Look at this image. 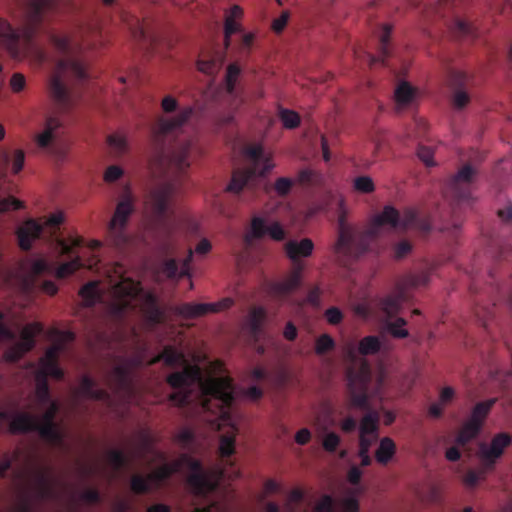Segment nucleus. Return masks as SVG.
Masks as SVG:
<instances>
[{"instance_id": "nucleus-33", "label": "nucleus", "mask_w": 512, "mask_h": 512, "mask_svg": "<svg viewBox=\"0 0 512 512\" xmlns=\"http://www.w3.org/2000/svg\"><path fill=\"white\" fill-rule=\"evenodd\" d=\"M482 427L469 419L463 424L456 436V443L459 446L467 445L471 440L476 438L480 433Z\"/></svg>"}, {"instance_id": "nucleus-51", "label": "nucleus", "mask_w": 512, "mask_h": 512, "mask_svg": "<svg viewBox=\"0 0 512 512\" xmlns=\"http://www.w3.org/2000/svg\"><path fill=\"white\" fill-rule=\"evenodd\" d=\"M58 245L63 255H71L74 248H78L84 245V239L82 237H73L70 243L64 239L58 241Z\"/></svg>"}, {"instance_id": "nucleus-7", "label": "nucleus", "mask_w": 512, "mask_h": 512, "mask_svg": "<svg viewBox=\"0 0 512 512\" xmlns=\"http://www.w3.org/2000/svg\"><path fill=\"white\" fill-rule=\"evenodd\" d=\"M183 467L190 471L187 483L195 494L206 496L216 489L217 483L204 471L201 462L188 454H182L179 459L171 463H165L149 473L148 476L152 486L159 487Z\"/></svg>"}, {"instance_id": "nucleus-4", "label": "nucleus", "mask_w": 512, "mask_h": 512, "mask_svg": "<svg viewBox=\"0 0 512 512\" xmlns=\"http://www.w3.org/2000/svg\"><path fill=\"white\" fill-rule=\"evenodd\" d=\"M193 114L192 107H185L174 116H160L152 127V145L155 161L161 169H174L184 173L190 166L194 151L192 139L181 138L183 127Z\"/></svg>"}, {"instance_id": "nucleus-61", "label": "nucleus", "mask_w": 512, "mask_h": 512, "mask_svg": "<svg viewBox=\"0 0 512 512\" xmlns=\"http://www.w3.org/2000/svg\"><path fill=\"white\" fill-rule=\"evenodd\" d=\"M343 313L337 307H330L325 311V318L331 325H337L343 320Z\"/></svg>"}, {"instance_id": "nucleus-12", "label": "nucleus", "mask_w": 512, "mask_h": 512, "mask_svg": "<svg viewBox=\"0 0 512 512\" xmlns=\"http://www.w3.org/2000/svg\"><path fill=\"white\" fill-rule=\"evenodd\" d=\"M430 279V271L410 273L400 282L397 290L379 300V309L387 319H392L401 310L402 305L409 299V289L425 286Z\"/></svg>"}, {"instance_id": "nucleus-37", "label": "nucleus", "mask_w": 512, "mask_h": 512, "mask_svg": "<svg viewBox=\"0 0 512 512\" xmlns=\"http://www.w3.org/2000/svg\"><path fill=\"white\" fill-rule=\"evenodd\" d=\"M49 269L48 263L44 259H36L34 260L30 265V276L28 279L25 280V288L27 291H30L33 289V287L36 285V278L40 276L41 274L47 272Z\"/></svg>"}, {"instance_id": "nucleus-14", "label": "nucleus", "mask_w": 512, "mask_h": 512, "mask_svg": "<svg viewBox=\"0 0 512 512\" xmlns=\"http://www.w3.org/2000/svg\"><path fill=\"white\" fill-rule=\"evenodd\" d=\"M145 364L144 355L139 352L123 358L108 375L110 389L119 396H130L133 393V370Z\"/></svg>"}, {"instance_id": "nucleus-64", "label": "nucleus", "mask_w": 512, "mask_h": 512, "mask_svg": "<svg viewBox=\"0 0 512 512\" xmlns=\"http://www.w3.org/2000/svg\"><path fill=\"white\" fill-rule=\"evenodd\" d=\"M334 501L330 495H324L316 506V512H333Z\"/></svg>"}, {"instance_id": "nucleus-38", "label": "nucleus", "mask_w": 512, "mask_h": 512, "mask_svg": "<svg viewBox=\"0 0 512 512\" xmlns=\"http://www.w3.org/2000/svg\"><path fill=\"white\" fill-rule=\"evenodd\" d=\"M79 295L85 306L92 307L101 297L98 289V282L90 281L82 286L79 291Z\"/></svg>"}, {"instance_id": "nucleus-41", "label": "nucleus", "mask_w": 512, "mask_h": 512, "mask_svg": "<svg viewBox=\"0 0 512 512\" xmlns=\"http://www.w3.org/2000/svg\"><path fill=\"white\" fill-rule=\"evenodd\" d=\"M242 14L243 11L239 6H233L225 15V25L223 32H241L240 24L238 21L242 17Z\"/></svg>"}, {"instance_id": "nucleus-28", "label": "nucleus", "mask_w": 512, "mask_h": 512, "mask_svg": "<svg viewBox=\"0 0 512 512\" xmlns=\"http://www.w3.org/2000/svg\"><path fill=\"white\" fill-rule=\"evenodd\" d=\"M79 392L87 399L110 402L111 396L105 389L98 388L95 380L90 376L84 375L81 378Z\"/></svg>"}, {"instance_id": "nucleus-1", "label": "nucleus", "mask_w": 512, "mask_h": 512, "mask_svg": "<svg viewBox=\"0 0 512 512\" xmlns=\"http://www.w3.org/2000/svg\"><path fill=\"white\" fill-rule=\"evenodd\" d=\"M159 362L169 368L181 367L180 371L170 373L166 377L167 384L175 391L170 394L169 400L176 406L184 407L191 401L192 391L200 387L205 396H209L203 402L205 410H212L216 406L218 414L223 419H228L235 401L233 381L229 377L203 378L202 369L198 365L188 362L184 352L173 346L166 345L162 351L147 362L148 366Z\"/></svg>"}, {"instance_id": "nucleus-53", "label": "nucleus", "mask_w": 512, "mask_h": 512, "mask_svg": "<svg viewBox=\"0 0 512 512\" xmlns=\"http://www.w3.org/2000/svg\"><path fill=\"white\" fill-rule=\"evenodd\" d=\"M484 471V467L481 464V467L478 471L475 470H468L467 473L464 476V483L469 487L476 486L481 480L485 479L486 473L488 471Z\"/></svg>"}, {"instance_id": "nucleus-3", "label": "nucleus", "mask_w": 512, "mask_h": 512, "mask_svg": "<svg viewBox=\"0 0 512 512\" xmlns=\"http://www.w3.org/2000/svg\"><path fill=\"white\" fill-rule=\"evenodd\" d=\"M385 225L391 228H413L423 233L429 232L432 228L430 220L413 208L405 209L400 215L394 207L385 206L373 219L370 228L361 233L347 224L344 215H341L338 222V239L334 245V253L338 260L346 263L360 257L369 249L371 242Z\"/></svg>"}, {"instance_id": "nucleus-35", "label": "nucleus", "mask_w": 512, "mask_h": 512, "mask_svg": "<svg viewBox=\"0 0 512 512\" xmlns=\"http://www.w3.org/2000/svg\"><path fill=\"white\" fill-rule=\"evenodd\" d=\"M416 90L408 82H401L395 89V102L399 107H406L414 100Z\"/></svg>"}, {"instance_id": "nucleus-39", "label": "nucleus", "mask_w": 512, "mask_h": 512, "mask_svg": "<svg viewBox=\"0 0 512 512\" xmlns=\"http://www.w3.org/2000/svg\"><path fill=\"white\" fill-rule=\"evenodd\" d=\"M382 343L377 336H365L358 344V352L362 356L375 355L381 349Z\"/></svg>"}, {"instance_id": "nucleus-45", "label": "nucleus", "mask_w": 512, "mask_h": 512, "mask_svg": "<svg viewBox=\"0 0 512 512\" xmlns=\"http://www.w3.org/2000/svg\"><path fill=\"white\" fill-rule=\"evenodd\" d=\"M235 452V432L222 435L219 443V453L222 458H230Z\"/></svg>"}, {"instance_id": "nucleus-24", "label": "nucleus", "mask_w": 512, "mask_h": 512, "mask_svg": "<svg viewBox=\"0 0 512 512\" xmlns=\"http://www.w3.org/2000/svg\"><path fill=\"white\" fill-rule=\"evenodd\" d=\"M251 233L254 238H262L269 235L275 241H282L286 237L285 230L279 222L267 225L261 217H254L251 221Z\"/></svg>"}, {"instance_id": "nucleus-32", "label": "nucleus", "mask_w": 512, "mask_h": 512, "mask_svg": "<svg viewBox=\"0 0 512 512\" xmlns=\"http://www.w3.org/2000/svg\"><path fill=\"white\" fill-rule=\"evenodd\" d=\"M396 445L389 437H384L380 440L379 447L375 452V458L378 463L386 465L395 455Z\"/></svg>"}, {"instance_id": "nucleus-40", "label": "nucleus", "mask_w": 512, "mask_h": 512, "mask_svg": "<svg viewBox=\"0 0 512 512\" xmlns=\"http://www.w3.org/2000/svg\"><path fill=\"white\" fill-rule=\"evenodd\" d=\"M406 325L407 321L402 317H398L394 321L391 319H386L384 324L387 332L390 333L394 338L398 339L407 338L409 336V332L405 328Z\"/></svg>"}, {"instance_id": "nucleus-47", "label": "nucleus", "mask_w": 512, "mask_h": 512, "mask_svg": "<svg viewBox=\"0 0 512 512\" xmlns=\"http://www.w3.org/2000/svg\"><path fill=\"white\" fill-rule=\"evenodd\" d=\"M36 383V398L41 405H46L51 402L50 390L47 379L37 377Z\"/></svg>"}, {"instance_id": "nucleus-13", "label": "nucleus", "mask_w": 512, "mask_h": 512, "mask_svg": "<svg viewBox=\"0 0 512 512\" xmlns=\"http://www.w3.org/2000/svg\"><path fill=\"white\" fill-rule=\"evenodd\" d=\"M69 8V0H26L23 10L31 29L22 30L21 32H34L32 29L44 20L46 14L61 12ZM0 32L20 31L13 29L5 19H0Z\"/></svg>"}, {"instance_id": "nucleus-21", "label": "nucleus", "mask_w": 512, "mask_h": 512, "mask_svg": "<svg viewBox=\"0 0 512 512\" xmlns=\"http://www.w3.org/2000/svg\"><path fill=\"white\" fill-rule=\"evenodd\" d=\"M233 301L230 298L216 303H183L175 308L178 315L186 319H194L208 313H217L230 308Z\"/></svg>"}, {"instance_id": "nucleus-63", "label": "nucleus", "mask_w": 512, "mask_h": 512, "mask_svg": "<svg viewBox=\"0 0 512 512\" xmlns=\"http://www.w3.org/2000/svg\"><path fill=\"white\" fill-rule=\"evenodd\" d=\"M81 500L89 504L99 503L101 500L100 493L97 489L89 488L84 490L80 495Z\"/></svg>"}, {"instance_id": "nucleus-43", "label": "nucleus", "mask_w": 512, "mask_h": 512, "mask_svg": "<svg viewBox=\"0 0 512 512\" xmlns=\"http://www.w3.org/2000/svg\"><path fill=\"white\" fill-rule=\"evenodd\" d=\"M130 488L136 494H145L150 492L153 486L148 474L146 476L136 474L131 477Z\"/></svg>"}, {"instance_id": "nucleus-58", "label": "nucleus", "mask_w": 512, "mask_h": 512, "mask_svg": "<svg viewBox=\"0 0 512 512\" xmlns=\"http://www.w3.org/2000/svg\"><path fill=\"white\" fill-rule=\"evenodd\" d=\"M412 251V244L407 240L396 243L393 247V257L397 260L403 259Z\"/></svg>"}, {"instance_id": "nucleus-55", "label": "nucleus", "mask_w": 512, "mask_h": 512, "mask_svg": "<svg viewBox=\"0 0 512 512\" xmlns=\"http://www.w3.org/2000/svg\"><path fill=\"white\" fill-rule=\"evenodd\" d=\"M341 442V438L335 432H329L325 435L322 441V446L327 452H335Z\"/></svg>"}, {"instance_id": "nucleus-2", "label": "nucleus", "mask_w": 512, "mask_h": 512, "mask_svg": "<svg viewBox=\"0 0 512 512\" xmlns=\"http://www.w3.org/2000/svg\"><path fill=\"white\" fill-rule=\"evenodd\" d=\"M53 48L62 56L49 83V94L58 108L65 112L74 105V96L63 78L72 76L78 81L88 78V53L104 45L102 34H50Z\"/></svg>"}, {"instance_id": "nucleus-8", "label": "nucleus", "mask_w": 512, "mask_h": 512, "mask_svg": "<svg viewBox=\"0 0 512 512\" xmlns=\"http://www.w3.org/2000/svg\"><path fill=\"white\" fill-rule=\"evenodd\" d=\"M47 405L48 409L41 417L28 412L17 413L10 421V432L14 434L38 432L40 437L48 443L55 446L62 445L64 436L55 422L59 410L58 403L51 401Z\"/></svg>"}, {"instance_id": "nucleus-25", "label": "nucleus", "mask_w": 512, "mask_h": 512, "mask_svg": "<svg viewBox=\"0 0 512 512\" xmlns=\"http://www.w3.org/2000/svg\"><path fill=\"white\" fill-rule=\"evenodd\" d=\"M25 152L22 149H15L12 151H0V171L6 173L9 168L13 174H18L24 166Z\"/></svg>"}, {"instance_id": "nucleus-9", "label": "nucleus", "mask_w": 512, "mask_h": 512, "mask_svg": "<svg viewBox=\"0 0 512 512\" xmlns=\"http://www.w3.org/2000/svg\"><path fill=\"white\" fill-rule=\"evenodd\" d=\"M244 155L250 167L245 170H235L227 187V191L235 194L250 186L257 177L265 176L274 167L271 155L264 151L261 144L247 145L244 148Z\"/></svg>"}, {"instance_id": "nucleus-10", "label": "nucleus", "mask_w": 512, "mask_h": 512, "mask_svg": "<svg viewBox=\"0 0 512 512\" xmlns=\"http://www.w3.org/2000/svg\"><path fill=\"white\" fill-rule=\"evenodd\" d=\"M314 250V243L309 238L300 241L290 240L285 244V252L287 256L296 264L290 276L278 282L268 284L267 290L270 295L276 298H283L297 289L301 284L303 266L297 261L300 258L311 256Z\"/></svg>"}, {"instance_id": "nucleus-54", "label": "nucleus", "mask_w": 512, "mask_h": 512, "mask_svg": "<svg viewBox=\"0 0 512 512\" xmlns=\"http://www.w3.org/2000/svg\"><path fill=\"white\" fill-rule=\"evenodd\" d=\"M108 144L117 154H122L127 150V140L120 134L110 135Z\"/></svg>"}, {"instance_id": "nucleus-22", "label": "nucleus", "mask_w": 512, "mask_h": 512, "mask_svg": "<svg viewBox=\"0 0 512 512\" xmlns=\"http://www.w3.org/2000/svg\"><path fill=\"white\" fill-rule=\"evenodd\" d=\"M175 190L176 186L174 183H166L150 192L149 204L157 219H166L169 211L170 200L174 195Z\"/></svg>"}, {"instance_id": "nucleus-20", "label": "nucleus", "mask_w": 512, "mask_h": 512, "mask_svg": "<svg viewBox=\"0 0 512 512\" xmlns=\"http://www.w3.org/2000/svg\"><path fill=\"white\" fill-rule=\"evenodd\" d=\"M28 486L33 498L38 502L51 500L55 497L54 483L47 469L39 468L35 470L31 475Z\"/></svg>"}, {"instance_id": "nucleus-57", "label": "nucleus", "mask_w": 512, "mask_h": 512, "mask_svg": "<svg viewBox=\"0 0 512 512\" xmlns=\"http://www.w3.org/2000/svg\"><path fill=\"white\" fill-rule=\"evenodd\" d=\"M446 0H424L423 6L427 14L443 15Z\"/></svg>"}, {"instance_id": "nucleus-56", "label": "nucleus", "mask_w": 512, "mask_h": 512, "mask_svg": "<svg viewBox=\"0 0 512 512\" xmlns=\"http://www.w3.org/2000/svg\"><path fill=\"white\" fill-rule=\"evenodd\" d=\"M264 317L265 312L262 308H257L253 310L250 320V327L253 335L256 336L260 332Z\"/></svg>"}, {"instance_id": "nucleus-49", "label": "nucleus", "mask_w": 512, "mask_h": 512, "mask_svg": "<svg viewBox=\"0 0 512 512\" xmlns=\"http://www.w3.org/2000/svg\"><path fill=\"white\" fill-rule=\"evenodd\" d=\"M240 74V68L236 64H230L225 74V88L229 94L235 89L237 78Z\"/></svg>"}, {"instance_id": "nucleus-18", "label": "nucleus", "mask_w": 512, "mask_h": 512, "mask_svg": "<svg viewBox=\"0 0 512 512\" xmlns=\"http://www.w3.org/2000/svg\"><path fill=\"white\" fill-rule=\"evenodd\" d=\"M512 444V437L506 433L501 432L496 434L490 445L481 443L478 450V458L484 467V471H492L496 465L497 460L503 455L504 450Z\"/></svg>"}, {"instance_id": "nucleus-15", "label": "nucleus", "mask_w": 512, "mask_h": 512, "mask_svg": "<svg viewBox=\"0 0 512 512\" xmlns=\"http://www.w3.org/2000/svg\"><path fill=\"white\" fill-rule=\"evenodd\" d=\"M134 211L131 198L122 199L116 206L115 212L107 227L106 241L116 249L122 250L129 242L127 224Z\"/></svg>"}, {"instance_id": "nucleus-30", "label": "nucleus", "mask_w": 512, "mask_h": 512, "mask_svg": "<svg viewBox=\"0 0 512 512\" xmlns=\"http://www.w3.org/2000/svg\"><path fill=\"white\" fill-rule=\"evenodd\" d=\"M224 56L221 51L212 54L202 53L197 61L198 70L207 75L216 74L222 67Z\"/></svg>"}, {"instance_id": "nucleus-26", "label": "nucleus", "mask_w": 512, "mask_h": 512, "mask_svg": "<svg viewBox=\"0 0 512 512\" xmlns=\"http://www.w3.org/2000/svg\"><path fill=\"white\" fill-rule=\"evenodd\" d=\"M75 335L70 331H56L55 342L46 350L45 356L40 363L58 362L59 354L65 350L66 345L74 341Z\"/></svg>"}, {"instance_id": "nucleus-16", "label": "nucleus", "mask_w": 512, "mask_h": 512, "mask_svg": "<svg viewBox=\"0 0 512 512\" xmlns=\"http://www.w3.org/2000/svg\"><path fill=\"white\" fill-rule=\"evenodd\" d=\"M62 222L63 215L61 213H54L50 215L45 219L44 223H39L34 219L25 221L24 224L20 226L16 232L19 247L24 251L30 250L33 241L39 239L42 236L45 228L53 229L54 233Z\"/></svg>"}, {"instance_id": "nucleus-23", "label": "nucleus", "mask_w": 512, "mask_h": 512, "mask_svg": "<svg viewBox=\"0 0 512 512\" xmlns=\"http://www.w3.org/2000/svg\"><path fill=\"white\" fill-rule=\"evenodd\" d=\"M469 76L461 71H451L449 73V85L452 90V106L456 110H462L470 103V94L468 92Z\"/></svg>"}, {"instance_id": "nucleus-44", "label": "nucleus", "mask_w": 512, "mask_h": 512, "mask_svg": "<svg viewBox=\"0 0 512 512\" xmlns=\"http://www.w3.org/2000/svg\"><path fill=\"white\" fill-rule=\"evenodd\" d=\"M41 367L37 373V377L47 379L48 376H51L55 379L63 378V371L59 367L58 362H44L40 363Z\"/></svg>"}, {"instance_id": "nucleus-46", "label": "nucleus", "mask_w": 512, "mask_h": 512, "mask_svg": "<svg viewBox=\"0 0 512 512\" xmlns=\"http://www.w3.org/2000/svg\"><path fill=\"white\" fill-rule=\"evenodd\" d=\"M335 347L336 343L329 334H322L315 341V353L318 356L325 355L334 350Z\"/></svg>"}, {"instance_id": "nucleus-17", "label": "nucleus", "mask_w": 512, "mask_h": 512, "mask_svg": "<svg viewBox=\"0 0 512 512\" xmlns=\"http://www.w3.org/2000/svg\"><path fill=\"white\" fill-rule=\"evenodd\" d=\"M35 34H0V43L3 44L9 54L15 59H21L30 52H35L40 62H46L49 58L46 51L36 46L33 38Z\"/></svg>"}, {"instance_id": "nucleus-31", "label": "nucleus", "mask_w": 512, "mask_h": 512, "mask_svg": "<svg viewBox=\"0 0 512 512\" xmlns=\"http://www.w3.org/2000/svg\"><path fill=\"white\" fill-rule=\"evenodd\" d=\"M61 126V122L56 117H49L46 120L44 130L35 138L40 148H47L55 138V131Z\"/></svg>"}, {"instance_id": "nucleus-36", "label": "nucleus", "mask_w": 512, "mask_h": 512, "mask_svg": "<svg viewBox=\"0 0 512 512\" xmlns=\"http://www.w3.org/2000/svg\"><path fill=\"white\" fill-rule=\"evenodd\" d=\"M107 458L110 466L115 472H119L127 468L133 457L126 455L122 450L112 449L107 453Z\"/></svg>"}, {"instance_id": "nucleus-59", "label": "nucleus", "mask_w": 512, "mask_h": 512, "mask_svg": "<svg viewBox=\"0 0 512 512\" xmlns=\"http://www.w3.org/2000/svg\"><path fill=\"white\" fill-rule=\"evenodd\" d=\"M176 441L183 449H188L194 441V433L188 428L182 429L176 436Z\"/></svg>"}, {"instance_id": "nucleus-11", "label": "nucleus", "mask_w": 512, "mask_h": 512, "mask_svg": "<svg viewBox=\"0 0 512 512\" xmlns=\"http://www.w3.org/2000/svg\"><path fill=\"white\" fill-rule=\"evenodd\" d=\"M476 175L477 170L470 164H465L444 186V196L452 204L453 220L451 227L453 230H458L461 227V221L456 216L458 209L462 205L470 204L473 199L472 191Z\"/></svg>"}, {"instance_id": "nucleus-6", "label": "nucleus", "mask_w": 512, "mask_h": 512, "mask_svg": "<svg viewBox=\"0 0 512 512\" xmlns=\"http://www.w3.org/2000/svg\"><path fill=\"white\" fill-rule=\"evenodd\" d=\"M347 408H358L368 411L360 422V435H373L377 438L379 427V414L371 411L369 405V386L372 380V371L367 360H361L347 368Z\"/></svg>"}, {"instance_id": "nucleus-50", "label": "nucleus", "mask_w": 512, "mask_h": 512, "mask_svg": "<svg viewBox=\"0 0 512 512\" xmlns=\"http://www.w3.org/2000/svg\"><path fill=\"white\" fill-rule=\"evenodd\" d=\"M353 187L356 191L364 194L372 193L375 185L371 177L359 176L354 179Z\"/></svg>"}, {"instance_id": "nucleus-60", "label": "nucleus", "mask_w": 512, "mask_h": 512, "mask_svg": "<svg viewBox=\"0 0 512 512\" xmlns=\"http://www.w3.org/2000/svg\"><path fill=\"white\" fill-rule=\"evenodd\" d=\"M21 208H23V203L14 197L0 199V212L20 210Z\"/></svg>"}, {"instance_id": "nucleus-19", "label": "nucleus", "mask_w": 512, "mask_h": 512, "mask_svg": "<svg viewBox=\"0 0 512 512\" xmlns=\"http://www.w3.org/2000/svg\"><path fill=\"white\" fill-rule=\"evenodd\" d=\"M42 331V326L38 323L26 325L20 334V340L10 347L5 357L11 362L19 361L27 352L35 346V337Z\"/></svg>"}, {"instance_id": "nucleus-5", "label": "nucleus", "mask_w": 512, "mask_h": 512, "mask_svg": "<svg viewBox=\"0 0 512 512\" xmlns=\"http://www.w3.org/2000/svg\"><path fill=\"white\" fill-rule=\"evenodd\" d=\"M137 308L151 324L162 322L163 312L158 306L156 297L151 293H144L140 282L121 277L112 285V302L109 307L111 315L117 321H123Z\"/></svg>"}, {"instance_id": "nucleus-34", "label": "nucleus", "mask_w": 512, "mask_h": 512, "mask_svg": "<svg viewBox=\"0 0 512 512\" xmlns=\"http://www.w3.org/2000/svg\"><path fill=\"white\" fill-rule=\"evenodd\" d=\"M496 401V398H491L486 401L477 403L472 409L469 420L479 424V426L482 427L486 417L488 416Z\"/></svg>"}, {"instance_id": "nucleus-29", "label": "nucleus", "mask_w": 512, "mask_h": 512, "mask_svg": "<svg viewBox=\"0 0 512 512\" xmlns=\"http://www.w3.org/2000/svg\"><path fill=\"white\" fill-rule=\"evenodd\" d=\"M391 35L392 34L388 33L380 34L377 41L378 56H375L370 52L365 53V58L369 66H373L376 63H381L384 66L387 65L386 61L392 54Z\"/></svg>"}, {"instance_id": "nucleus-62", "label": "nucleus", "mask_w": 512, "mask_h": 512, "mask_svg": "<svg viewBox=\"0 0 512 512\" xmlns=\"http://www.w3.org/2000/svg\"><path fill=\"white\" fill-rule=\"evenodd\" d=\"M433 150L430 147L419 145L417 149V155L418 157L427 165V166H433Z\"/></svg>"}, {"instance_id": "nucleus-27", "label": "nucleus", "mask_w": 512, "mask_h": 512, "mask_svg": "<svg viewBox=\"0 0 512 512\" xmlns=\"http://www.w3.org/2000/svg\"><path fill=\"white\" fill-rule=\"evenodd\" d=\"M193 259V251L192 249L188 250V254L185 259L181 263V267L179 268V264L176 259L170 258L167 259L163 264V272L170 279L175 278H183L190 277V264Z\"/></svg>"}, {"instance_id": "nucleus-48", "label": "nucleus", "mask_w": 512, "mask_h": 512, "mask_svg": "<svg viewBox=\"0 0 512 512\" xmlns=\"http://www.w3.org/2000/svg\"><path fill=\"white\" fill-rule=\"evenodd\" d=\"M279 117L283 126L287 129H294L300 124V116L295 111L289 109H281Z\"/></svg>"}, {"instance_id": "nucleus-52", "label": "nucleus", "mask_w": 512, "mask_h": 512, "mask_svg": "<svg viewBox=\"0 0 512 512\" xmlns=\"http://www.w3.org/2000/svg\"><path fill=\"white\" fill-rule=\"evenodd\" d=\"M293 184L294 181L292 179L287 177H280L275 181L273 189L278 196L285 197L290 193Z\"/></svg>"}, {"instance_id": "nucleus-42", "label": "nucleus", "mask_w": 512, "mask_h": 512, "mask_svg": "<svg viewBox=\"0 0 512 512\" xmlns=\"http://www.w3.org/2000/svg\"><path fill=\"white\" fill-rule=\"evenodd\" d=\"M85 266L82 259L79 256H75L72 260L59 265L56 269V277L60 279L66 278Z\"/></svg>"}]
</instances>
